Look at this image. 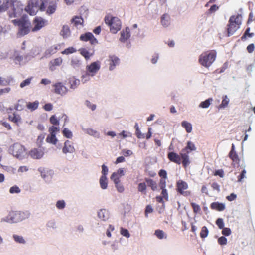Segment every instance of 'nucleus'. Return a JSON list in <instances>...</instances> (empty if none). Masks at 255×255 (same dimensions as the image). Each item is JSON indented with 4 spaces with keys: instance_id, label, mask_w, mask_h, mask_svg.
<instances>
[{
    "instance_id": "1",
    "label": "nucleus",
    "mask_w": 255,
    "mask_h": 255,
    "mask_svg": "<svg viewBox=\"0 0 255 255\" xmlns=\"http://www.w3.org/2000/svg\"><path fill=\"white\" fill-rule=\"evenodd\" d=\"M44 2L46 1L44 0H30L25 10L30 15H35L39 10L45 11Z\"/></svg>"
},
{
    "instance_id": "2",
    "label": "nucleus",
    "mask_w": 255,
    "mask_h": 255,
    "mask_svg": "<svg viewBox=\"0 0 255 255\" xmlns=\"http://www.w3.org/2000/svg\"><path fill=\"white\" fill-rule=\"evenodd\" d=\"M12 22L14 25L18 26V35L19 36H23L28 34L30 31L31 23L26 18L14 19L12 20Z\"/></svg>"
},
{
    "instance_id": "3",
    "label": "nucleus",
    "mask_w": 255,
    "mask_h": 255,
    "mask_svg": "<svg viewBox=\"0 0 255 255\" xmlns=\"http://www.w3.org/2000/svg\"><path fill=\"white\" fill-rule=\"evenodd\" d=\"M217 56L215 50H211L202 53L199 57V63L203 66L208 68L214 62Z\"/></svg>"
},
{
    "instance_id": "4",
    "label": "nucleus",
    "mask_w": 255,
    "mask_h": 255,
    "mask_svg": "<svg viewBox=\"0 0 255 255\" xmlns=\"http://www.w3.org/2000/svg\"><path fill=\"white\" fill-rule=\"evenodd\" d=\"M241 14L231 16L229 20V23L227 25V36H230L233 35L239 28L241 24Z\"/></svg>"
},
{
    "instance_id": "5",
    "label": "nucleus",
    "mask_w": 255,
    "mask_h": 255,
    "mask_svg": "<svg viewBox=\"0 0 255 255\" xmlns=\"http://www.w3.org/2000/svg\"><path fill=\"white\" fill-rule=\"evenodd\" d=\"M104 20L112 33L116 34L121 29V21L118 17L107 15L105 16Z\"/></svg>"
},
{
    "instance_id": "6",
    "label": "nucleus",
    "mask_w": 255,
    "mask_h": 255,
    "mask_svg": "<svg viewBox=\"0 0 255 255\" xmlns=\"http://www.w3.org/2000/svg\"><path fill=\"white\" fill-rule=\"evenodd\" d=\"M11 9L9 11L8 15L10 18L20 17L23 12L22 6L15 0H12L10 7Z\"/></svg>"
},
{
    "instance_id": "7",
    "label": "nucleus",
    "mask_w": 255,
    "mask_h": 255,
    "mask_svg": "<svg viewBox=\"0 0 255 255\" xmlns=\"http://www.w3.org/2000/svg\"><path fill=\"white\" fill-rule=\"evenodd\" d=\"M10 151L13 156L17 158H22L26 154L25 147L18 143H14L10 149Z\"/></svg>"
},
{
    "instance_id": "8",
    "label": "nucleus",
    "mask_w": 255,
    "mask_h": 255,
    "mask_svg": "<svg viewBox=\"0 0 255 255\" xmlns=\"http://www.w3.org/2000/svg\"><path fill=\"white\" fill-rule=\"evenodd\" d=\"M188 184L182 180H178L176 183V190L181 195L187 197L191 195L190 191L186 190L188 189Z\"/></svg>"
},
{
    "instance_id": "9",
    "label": "nucleus",
    "mask_w": 255,
    "mask_h": 255,
    "mask_svg": "<svg viewBox=\"0 0 255 255\" xmlns=\"http://www.w3.org/2000/svg\"><path fill=\"white\" fill-rule=\"evenodd\" d=\"M100 64L99 61L94 62L90 65H88L86 69L88 73H86L85 75H83L82 78L85 77H89L90 76H94L96 73L100 69Z\"/></svg>"
},
{
    "instance_id": "10",
    "label": "nucleus",
    "mask_w": 255,
    "mask_h": 255,
    "mask_svg": "<svg viewBox=\"0 0 255 255\" xmlns=\"http://www.w3.org/2000/svg\"><path fill=\"white\" fill-rule=\"evenodd\" d=\"M21 220L20 214L19 212L11 211L7 217L1 219V222L16 223L21 221Z\"/></svg>"
},
{
    "instance_id": "11",
    "label": "nucleus",
    "mask_w": 255,
    "mask_h": 255,
    "mask_svg": "<svg viewBox=\"0 0 255 255\" xmlns=\"http://www.w3.org/2000/svg\"><path fill=\"white\" fill-rule=\"evenodd\" d=\"M196 149V148L194 144L191 141H188L187 146L181 150L180 154L182 159H188V154Z\"/></svg>"
},
{
    "instance_id": "12",
    "label": "nucleus",
    "mask_w": 255,
    "mask_h": 255,
    "mask_svg": "<svg viewBox=\"0 0 255 255\" xmlns=\"http://www.w3.org/2000/svg\"><path fill=\"white\" fill-rule=\"evenodd\" d=\"M46 2L44 3L45 10L46 9V6L47 9L46 10V14L51 15L54 13L57 8V1L56 0H44Z\"/></svg>"
},
{
    "instance_id": "13",
    "label": "nucleus",
    "mask_w": 255,
    "mask_h": 255,
    "mask_svg": "<svg viewBox=\"0 0 255 255\" xmlns=\"http://www.w3.org/2000/svg\"><path fill=\"white\" fill-rule=\"evenodd\" d=\"M47 21L41 17L36 16L33 21L34 26L32 29V31L35 32L39 30L46 24Z\"/></svg>"
},
{
    "instance_id": "14",
    "label": "nucleus",
    "mask_w": 255,
    "mask_h": 255,
    "mask_svg": "<svg viewBox=\"0 0 255 255\" xmlns=\"http://www.w3.org/2000/svg\"><path fill=\"white\" fill-rule=\"evenodd\" d=\"M80 40L84 42L89 41L92 45H95L98 43L97 39L91 32H86L84 34L81 35Z\"/></svg>"
},
{
    "instance_id": "15",
    "label": "nucleus",
    "mask_w": 255,
    "mask_h": 255,
    "mask_svg": "<svg viewBox=\"0 0 255 255\" xmlns=\"http://www.w3.org/2000/svg\"><path fill=\"white\" fill-rule=\"evenodd\" d=\"M53 86L54 87V92L56 94L63 95L68 92V89L61 82H58L54 84Z\"/></svg>"
},
{
    "instance_id": "16",
    "label": "nucleus",
    "mask_w": 255,
    "mask_h": 255,
    "mask_svg": "<svg viewBox=\"0 0 255 255\" xmlns=\"http://www.w3.org/2000/svg\"><path fill=\"white\" fill-rule=\"evenodd\" d=\"M71 23L73 26L78 28L84 26V20L81 16H75L71 19Z\"/></svg>"
},
{
    "instance_id": "17",
    "label": "nucleus",
    "mask_w": 255,
    "mask_h": 255,
    "mask_svg": "<svg viewBox=\"0 0 255 255\" xmlns=\"http://www.w3.org/2000/svg\"><path fill=\"white\" fill-rule=\"evenodd\" d=\"M43 152L41 149L34 148L29 152L30 157L33 159H38L42 157Z\"/></svg>"
},
{
    "instance_id": "18",
    "label": "nucleus",
    "mask_w": 255,
    "mask_h": 255,
    "mask_svg": "<svg viewBox=\"0 0 255 255\" xmlns=\"http://www.w3.org/2000/svg\"><path fill=\"white\" fill-rule=\"evenodd\" d=\"M109 58V69L110 70H113L115 67L119 64L120 60L118 57L115 55H110Z\"/></svg>"
},
{
    "instance_id": "19",
    "label": "nucleus",
    "mask_w": 255,
    "mask_h": 255,
    "mask_svg": "<svg viewBox=\"0 0 255 255\" xmlns=\"http://www.w3.org/2000/svg\"><path fill=\"white\" fill-rule=\"evenodd\" d=\"M75 150V149L72 145L71 141L66 140L64 143V146L62 149V151L64 153L66 154L67 153H73Z\"/></svg>"
},
{
    "instance_id": "20",
    "label": "nucleus",
    "mask_w": 255,
    "mask_h": 255,
    "mask_svg": "<svg viewBox=\"0 0 255 255\" xmlns=\"http://www.w3.org/2000/svg\"><path fill=\"white\" fill-rule=\"evenodd\" d=\"M130 37V29L128 27H126L121 32V37L120 40L122 42H125Z\"/></svg>"
},
{
    "instance_id": "21",
    "label": "nucleus",
    "mask_w": 255,
    "mask_h": 255,
    "mask_svg": "<svg viewBox=\"0 0 255 255\" xmlns=\"http://www.w3.org/2000/svg\"><path fill=\"white\" fill-rule=\"evenodd\" d=\"M62 63V59L61 57L57 58L51 60L49 63V69L51 71L55 69L56 66H60Z\"/></svg>"
},
{
    "instance_id": "22",
    "label": "nucleus",
    "mask_w": 255,
    "mask_h": 255,
    "mask_svg": "<svg viewBox=\"0 0 255 255\" xmlns=\"http://www.w3.org/2000/svg\"><path fill=\"white\" fill-rule=\"evenodd\" d=\"M8 120L18 125V124L21 122V118L19 114L14 112L12 115H8Z\"/></svg>"
},
{
    "instance_id": "23",
    "label": "nucleus",
    "mask_w": 255,
    "mask_h": 255,
    "mask_svg": "<svg viewBox=\"0 0 255 255\" xmlns=\"http://www.w3.org/2000/svg\"><path fill=\"white\" fill-rule=\"evenodd\" d=\"M210 207L212 209L218 211H222L225 208V205L223 203L218 202H213L211 204Z\"/></svg>"
},
{
    "instance_id": "24",
    "label": "nucleus",
    "mask_w": 255,
    "mask_h": 255,
    "mask_svg": "<svg viewBox=\"0 0 255 255\" xmlns=\"http://www.w3.org/2000/svg\"><path fill=\"white\" fill-rule=\"evenodd\" d=\"M68 83L70 84V88L74 89L79 85L80 80L72 76L69 78Z\"/></svg>"
},
{
    "instance_id": "25",
    "label": "nucleus",
    "mask_w": 255,
    "mask_h": 255,
    "mask_svg": "<svg viewBox=\"0 0 255 255\" xmlns=\"http://www.w3.org/2000/svg\"><path fill=\"white\" fill-rule=\"evenodd\" d=\"M161 23L164 27H168L170 24V17L167 14H164L161 17Z\"/></svg>"
},
{
    "instance_id": "26",
    "label": "nucleus",
    "mask_w": 255,
    "mask_h": 255,
    "mask_svg": "<svg viewBox=\"0 0 255 255\" xmlns=\"http://www.w3.org/2000/svg\"><path fill=\"white\" fill-rule=\"evenodd\" d=\"M11 2H12V0H3L2 4L0 5V13L7 10L10 7Z\"/></svg>"
},
{
    "instance_id": "27",
    "label": "nucleus",
    "mask_w": 255,
    "mask_h": 255,
    "mask_svg": "<svg viewBox=\"0 0 255 255\" xmlns=\"http://www.w3.org/2000/svg\"><path fill=\"white\" fill-rule=\"evenodd\" d=\"M98 217L103 221H106L109 218V214L105 209H101L98 213Z\"/></svg>"
},
{
    "instance_id": "28",
    "label": "nucleus",
    "mask_w": 255,
    "mask_h": 255,
    "mask_svg": "<svg viewBox=\"0 0 255 255\" xmlns=\"http://www.w3.org/2000/svg\"><path fill=\"white\" fill-rule=\"evenodd\" d=\"M60 34L64 38L68 37L71 34L69 27L67 25H64L60 32Z\"/></svg>"
},
{
    "instance_id": "29",
    "label": "nucleus",
    "mask_w": 255,
    "mask_h": 255,
    "mask_svg": "<svg viewBox=\"0 0 255 255\" xmlns=\"http://www.w3.org/2000/svg\"><path fill=\"white\" fill-rule=\"evenodd\" d=\"M144 180L147 183V186L150 187L153 191H155L157 189V186L155 181L148 178H145Z\"/></svg>"
},
{
    "instance_id": "30",
    "label": "nucleus",
    "mask_w": 255,
    "mask_h": 255,
    "mask_svg": "<svg viewBox=\"0 0 255 255\" xmlns=\"http://www.w3.org/2000/svg\"><path fill=\"white\" fill-rule=\"evenodd\" d=\"M154 234L159 239H166L167 237V235L165 232L160 229L155 230Z\"/></svg>"
},
{
    "instance_id": "31",
    "label": "nucleus",
    "mask_w": 255,
    "mask_h": 255,
    "mask_svg": "<svg viewBox=\"0 0 255 255\" xmlns=\"http://www.w3.org/2000/svg\"><path fill=\"white\" fill-rule=\"evenodd\" d=\"M39 105V102L35 101L33 102H28L27 103V107L31 111H34L38 108Z\"/></svg>"
},
{
    "instance_id": "32",
    "label": "nucleus",
    "mask_w": 255,
    "mask_h": 255,
    "mask_svg": "<svg viewBox=\"0 0 255 255\" xmlns=\"http://www.w3.org/2000/svg\"><path fill=\"white\" fill-rule=\"evenodd\" d=\"M181 126L185 128L187 132L190 133L192 131V127L190 123L186 121H183L181 123Z\"/></svg>"
},
{
    "instance_id": "33",
    "label": "nucleus",
    "mask_w": 255,
    "mask_h": 255,
    "mask_svg": "<svg viewBox=\"0 0 255 255\" xmlns=\"http://www.w3.org/2000/svg\"><path fill=\"white\" fill-rule=\"evenodd\" d=\"M100 184L101 188L105 189L107 188V178L105 175H102L100 179Z\"/></svg>"
},
{
    "instance_id": "34",
    "label": "nucleus",
    "mask_w": 255,
    "mask_h": 255,
    "mask_svg": "<svg viewBox=\"0 0 255 255\" xmlns=\"http://www.w3.org/2000/svg\"><path fill=\"white\" fill-rule=\"evenodd\" d=\"M46 141L48 143H50L53 144H56L57 141V139L56 137V135L50 134L46 138Z\"/></svg>"
},
{
    "instance_id": "35",
    "label": "nucleus",
    "mask_w": 255,
    "mask_h": 255,
    "mask_svg": "<svg viewBox=\"0 0 255 255\" xmlns=\"http://www.w3.org/2000/svg\"><path fill=\"white\" fill-rule=\"evenodd\" d=\"M25 101L23 100H18L17 104L15 105L14 108L17 111H21L24 107Z\"/></svg>"
},
{
    "instance_id": "36",
    "label": "nucleus",
    "mask_w": 255,
    "mask_h": 255,
    "mask_svg": "<svg viewBox=\"0 0 255 255\" xmlns=\"http://www.w3.org/2000/svg\"><path fill=\"white\" fill-rule=\"evenodd\" d=\"M213 101L212 98H209L204 101L200 103L199 107L202 108H207L211 104V102Z\"/></svg>"
},
{
    "instance_id": "37",
    "label": "nucleus",
    "mask_w": 255,
    "mask_h": 255,
    "mask_svg": "<svg viewBox=\"0 0 255 255\" xmlns=\"http://www.w3.org/2000/svg\"><path fill=\"white\" fill-rule=\"evenodd\" d=\"M250 28L248 27L246 29L243 36L241 37V39L242 40H244L245 39H246L247 37L250 38V37H252L254 35V33H250Z\"/></svg>"
},
{
    "instance_id": "38",
    "label": "nucleus",
    "mask_w": 255,
    "mask_h": 255,
    "mask_svg": "<svg viewBox=\"0 0 255 255\" xmlns=\"http://www.w3.org/2000/svg\"><path fill=\"white\" fill-rule=\"evenodd\" d=\"M147 186L144 182L140 183L138 185V191L144 194L146 193Z\"/></svg>"
},
{
    "instance_id": "39",
    "label": "nucleus",
    "mask_w": 255,
    "mask_h": 255,
    "mask_svg": "<svg viewBox=\"0 0 255 255\" xmlns=\"http://www.w3.org/2000/svg\"><path fill=\"white\" fill-rule=\"evenodd\" d=\"M229 157L231 159H239L238 156L235 151V147L234 144H232V149L229 153Z\"/></svg>"
},
{
    "instance_id": "40",
    "label": "nucleus",
    "mask_w": 255,
    "mask_h": 255,
    "mask_svg": "<svg viewBox=\"0 0 255 255\" xmlns=\"http://www.w3.org/2000/svg\"><path fill=\"white\" fill-rule=\"evenodd\" d=\"M12 81V79L11 78L5 79L0 77V85L2 86L9 85Z\"/></svg>"
},
{
    "instance_id": "41",
    "label": "nucleus",
    "mask_w": 255,
    "mask_h": 255,
    "mask_svg": "<svg viewBox=\"0 0 255 255\" xmlns=\"http://www.w3.org/2000/svg\"><path fill=\"white\" fill-rule=\"evenodd\" d=\"M229 102V99H228L227 95H225L222 98V101L221 104L220 105V107L224 108L226 107Z\"/></svg>"
},
{
    "instance_id": "42",
    "label": "nucleus",
    "mask_w": 255,
    "mask_h": 255,
    "mask_svg": "<svg viewBox=\"0 0 255 255\" xmlns=\"http://www.w3.org/2000/svg\"><path fill=\"white\" fill-rule=\"evenodd\" d=\"M80 54L84 57L86 59H89L91 55L89 51L85 48H82L79 50Z\"/></svg>"
},
{
    "instance_id": "43",
    "label": "nucleus",
    "mask_w": 255,
    "mask_h": 255,
    "mask_svg": "<svg viewBox=\"0 0 255 255\" xmlns=\"http://www.w3.org/2000/svg\"><path fill=\"white\" fill-rule=\"evenodd\" d=\"M209 231L206 226L202 228L200 235L201 238H206L208 235Z\"/></svg>"
},
{
    "instance_id": "44",
    "label": "nucleus",
    "mask_w": 255,
    "mask_h": 255,
    "mask_svg": "<svg viewBox=\"0 0 255 255\" xmlns=\"http://www.w3.org/2000/svg\"><path fill=\"white\" fill-rule=\"evenodd\" d=\"M13 238L15 242L20 244H25V241L22 236L14 235Z\"/></svg>"
},
{
    "instance_id": "45",
    "label": "nucleus",
    "mask_w": 255,
    "mask_h": 255,
    "mask_svg": "<svg viewBox=\"0 0 255 255\" xmlns=\"http://www.w3.org/2000/svg\"><path fill=\"white\" fill-rule=\"evenodd\" d=\"M120 177L121 176L118 175L117 173L114 172L111 176V179L114 181L115 184H117L120 182Z\"/></svg>"
},
{
    "instance_id": "46",
    "label": "nucleus",
    "mask_w": 255,
    "mask_h": 255,
    "mask_svg": "<svg viewBox=\"0 0 255 255\" xmlns=\"http://www.w3.org/2000/svg\"><path fill=\"white\" fill-rule=\"evenodd\" d=\"M58 49V48L57 46H52L47 50L46 53L49 55L53 54L57 52Z\"/></svg>"
},
{
    "instance_id": "47",
    "label": "nucleus",
    "mask_w": 255,
    "mask_h": 255,
    "mask_svg": "<svg viewBox=\"0 0 255 255\" xmlns=\"http://www.w3.org/2000/svg\"><path fill=\"white\" fill-rule=\"evenodd\" d=\"M63 135L68 138H71L72 137V132L67 128H64L62 131Z\"/></svg>"
},
{
    "instance_id": "48",
    "label": "nucleus",
    "mask_w": 255,
    "mask_h": 255,
    "mask_svg": "<svg viewBox=\"0 0 255 255\" xmlns=\"http://www.w3.org/2000/svg\"><path fill=\"white\" fill-rule=\"evenodd\" d=\"M76 52V50L72 47H68L62 51V54H69Z\"/></svg>"
},
{
    "instance_id": "49",
    "label": "nucleus",
    "mask_w": 255,
    "mask_h": 255,
    "mask_svg": "<svg viewBox=\"0 0 255 255\" xmlns=\"http://www.w3.org/2000/svg\"><path fill=\"white\" fill-rule=\"evenodd\" d=\"M32 79V77H31L24 80L20 83V87L21 88H23L25 86L29 85L31 83Z\"/></svg>"
},
{
    "instance_id": "50",
    "label": "nucleus",
    "mask_w": 255,
    "mask_h": 255,
    "mask_svg": "<svg viewBox=\"0 0 255 255\" xmlns=\"http://www.w3.org/2000/svg\"><path fill=\"white\" fill-rule=\"evenodd\" d=\"M191 205L194 213H198L200 211L201 208L199 205L195 203H191Z\"/></svg>"
},
{
    "instance_id": "51",
    "label": "nucleus",
    "mask_w": 255,
    "mask_h": 255,
    "mask_svg": "<svg viewBox=\"0 0 255 255\" xmlns=\"http://www.w3.org/2000/svg\"><path fill=\"white\" fill-rule=\"evenodd\" d=\"M120 233L122 235L126 238H129L130 237V234L128 229H124L123 228H121L120 229Z\"/></svg>"
},
{
    "instance_id": "52",
    "label": "nucleus",
    "mask_w": 255,
    "mask_h": 255,
    "mask_svg": "<svg viewBox=\"0 0 255 255\" xmlns=\"http://www.w3.org/2000/svg\"><path fill=\"white\" fill-rule=\"evenodd\" d=\"M56 206L59 209H62L65 207V203L64 200H59L57 202Z\"/></svg>"
},
{
    "instance_id": "53",
    "label": "nucleus",
    "mask_w": 255,
    "mask_h": 255,
    "mask_svg": "<svg viewBox=\"0 0 255 255\" xmlns=\"http://www.w3.org/2000/svg\"><path fill=\"white\" fill-rule=\"evenodd\" d=\"M59 131V128L54 127L53 126L50 127L49 128V132L50 134L56 135V133Z\"/></svg>"
},
{
    "instance_id": "54",
    "label": "nucleus",
    "mask_w": 255,
    "mask_h": 255,
    "mask_svg": "<svg viewBox=\"0 0 255 255\" xmlns=\"http://www.w3.org/2000/svg\"><path fill=\"white\" fill-rule=\"evenodd\" d=\"M50 123L56 126H58L59 125V120L56 118V117L54 115H52L50 118Z\"/></svg>"
},
{
    "instance_id": "55",
    "label": "nucleus",
    "mask_w": 255,
    "mask_h": 255,
    "mask_svg": "<svg viewBox=\"0 0 255 255\" xmlns=\"http://www.w3.org/2000/svg\"><path fill=\"white\" fill-rule=\"evenodd\" d=\"M172 161L175 162V163H176L178 164H182L183 166L184 167H186L190 163L189 160H172Z\"/></svg>"
},
{
    "instance_id": "56",
    "label": "nucleus",
    "mask_w": 255,
    "mask_h": 255,
    "mask_svg": "<svg viewBox=\"0 0 255 255\" xmlns=\"http://www.w3.org/2000/svg\"><path fill=\"white\" fill-rule=\"evenodd\" d=\"M9 192L11 194L18 193L20 192V189L17 186H14L10 188Z\"/></svg>"
},
{
    "instance_id": "57",
    "label": "nucleus",
    "mask_w": 255,
    "mask_h": 255,
    "mask_svg": "<svg viewBox=\"0 0 255 255\" xmlns=\"http://www.w3.org/2000/svg\"><path fill=\"white\" fill-rule=\"evenodd\" d=\"M216 224L219 229H223L224 226L223 220L222 218H218L216 221Z\"/></svg>"
},
{
    "instance_id": "58",
    "label": "nucleus",
    "mask_w": 255,
    "mask_h": 255,
    "mask_svg": "<svg viewBox=\"0 0 255 255\" xmlns=\"http://www.w3.org/2000/svg\"><path fill=\"white\" fill-rule=\"evenodd\" d=\"M219 9V6H217L216 4H214L211 6V7L208 10V12L209 13H213L215 11H217Z\"/></svg>"
},
{
    "instance_id": "59",
    "label": "nucleus",
    "mask_w": 255,
    "mask_h": 255,
    "mask_svg": "<svg viewBox=\"0 0 255 255\" xmlns=\"http://www.w3.org/2000/svg\"><path fill=\"white\" fill-rule=\"evenodd\" d=\"M218 242L221 245H226L227 243V240L225 237L222 236L218 239Z\"/></svg>"
},
{
    "instance_id": "60",
    "label": "nucleus",
    "mask_w": 255,
    "mask_h": 255,
    "mask_svg": "<svg viewBox=\"0 0 255 255\" xmlns=\"http://www.w3.org/2000/svg\"><path fill=\"white\" fill-rule=\"evenodd\" d=\"M231 231L229 228H224L222 229V234L225 236H229L231 234Z\"/></svg>"
},
{
    "instance_id": "61",
    "label": "nucleus",
    "mask_w": 255,
    "mask_h": 255,
    "mask_svg": "<svg viewBox=\"0 0 255 255\" xmlns=\"http://www.w3.org/2000/svg\"><path fill=\"white\" fill-rule=\"evenodd\" d=\"M159 175L161 177V179H167L166 171L163 169H161L159 172Z\"/></svg>"
},
{
    "instance_id": "62",
    "label": "nucleus",
    "mask_w": 255,
    "mask_h": 255,
    "mask_svg": "<svg viewBox=\"0 0 255 255\" xmlns=\"http://www.w3.org/2000/svg\"><path fill=\"white\" fill-rule=\"evenodd\" d=\"M168 158L169 159H177L178 155L174 152H170L168 154Z\"/></svg>"
},
{
    "instance_id": "63",
    "label": "nucleus",
    "mask_w": 255,
    "mask_h": 255,
    "mask_svg": "<svg viewBox=\"0 0 255 255\" xmlns=\"http://www.w3.org/2000/svg\"><path fill=\"white\" fill-rule=\"evenodd\" d=\"M132 151L130 150H123L122 151L123 155L125 157L129 156L132 154Z\"/></svg>"
},
{
    "instance_id": "64",
    "label": "nucleus",
    "mask_w": 255,
    "mask_h": 255,
    "mask_svg": "<svg viewBox=\"0 0 255 255\" xmlns=\"http://www.w3.org/2000/svg\"><path fill=\"white\" fill-rule=\"evenodd\" d=\"M214 175L215 176H219L220 177H223L224 175V171L222 169H219L216 170Z\"/></svg>"
}]
</instances>
